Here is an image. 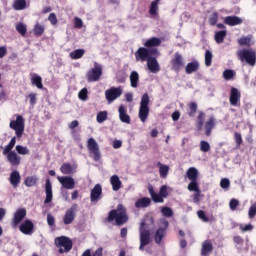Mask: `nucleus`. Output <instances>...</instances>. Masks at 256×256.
Wrapping results in <instances>:
<instances>
[{"instance_id": "nucleus-1", "label": "nucleus", "mask_w": 256, "mask_h": 256, "mask_svg": "<svg viewBox=\"0 0 256 256\" xmlns=\"http://www.w3.org/2000/svg\"><path fill=\"white\" fill-rule=\"evenodd\" d=\"M108 223L115 221L118 227L125 225L129 221V216L127 215V208L123 204H118L116 209L109 212L107 217Z\"/></svg>"}, {"instance_id": "nucleus-2", "label": "nucleus", "mask_w": 256, "mask_h": 256, "mask_svg": "<svg viewBox=\"0 0 256 256\" xmlns=\"http://www.w3.org/2000/svg\"><path fill=\"white\" fill-rule=\"evenodd\" d=\"M136 61H147L151 57H159V50L157 48L140 47L134 53Z\"/></svg>"}, {"instance_id": "nucleus-3", "label": "nucleus", "mask_w": 256, "mask_h": 256, "mask_svg": "<svg viewBox=\"0 0 256 256\" xmlns=\"http://www.w3.org/2000/svg\"><path fill=\"white\" fill-rule=\"evenodd\" d=\"M54 245L59 249L58 253H69L73 249V240L67 236H59L54 239Z\"/></svg>"}, {"instance_id": "nucleus-4", "label": "nucleus", "mask_w": 256, "mask_h": 256, "mask_svg": "<svg viewBox=\"0 0 256 256\" xmlns=\"http://www.w3.org/2000/svg\"><path fill=\"white\" fill-rule=\"evenodd\" d=\"M237 57L241 63H247L251 67H254L256 63V53L251 48L238 50Z\"/></svg>"}, {"instance_id": "nucleus-5", "label": "nucleus", "mask_w": 256, "mask_h": 256, "mask_svg": "<svg viewBox=\"0 0 256 256\" xmlns=\"http://www.w3.org/2000/svg\"><path fill=\"white\" fill-rule=\"evenodd\" d=\"M9 127L15 131L16 137L20 139V137H23V133H25V118L21 115H17L16 120L10 121Z\"/></svg>"}, {"instance_id": "nucleus-6", "label": "nucleus", "mask_w": 256, "mask_h": 256, "mask_svg": "<svg viewBox=\"0 0 256 256\" xmlns=\"http://www.w3.org/2000/svg\"><path fill=\"white\" fill-rule=\"evenodd\" d=\"M145 221L140 223L139 233H140V246L139 250L143 251L149 243H151V232L145 228Z\"/></svg>"}, {"instance_id": "nucleus-7", "label": "nucleus", "mask_w": 256, "mask_h": 256, "mask_svg": "<svg viewBox=\"0 0 256 256\" xmlns=\"http://www.w3.org/2000/svg\"><path fill=\"white\" fill-rule=\"evenodd\" d=\"M87 149L94 161H100L101 150H99V144L97 143L95 138H89L87 140Z\"/></svg>"}, {"instance_id": "nucleus-8", "label": "nucleus", "mask_w": 256, "mask_h": 256, "mask_svg": "<svg viewBox=\"0 0 256 256\" xmlns=\"http://www.w3.org/2000/svg\"><path fill=\"white\" fill-rule=\"evenodd\" d=\"M103 75V68L101 65L95 63V66L87 72L86 77L88 83H95L101 79V76Z\"/></svg>"}, {"instance_id": "nucleus-9", "label": "nucleus", "mask_w": 256, "mask_h": 256, "mask_svg": "<svg viewBox=\"0 0 256 256\" xmlns=\"http://www.w3.org/2000/svg\"><path fill=\"white\" fill-rule=\"evenodd\" d=\"M170 65L172 71H175V73H179L183 67H185V58H183V55L179 52H175L173 58L170 60Z\"/></svg>"}, {"instance_id": "nucleus-10", "label": "nucleus", "mask_w": 256, "mask_h": 256, "mask_svg": "<svg viewBox=\"0 0 256 256\" xmlns=\"http://www.w3.org/2000/svg\"><path fill=\"white\" fill-rule=\"evenodd\" d=\"M121 95H123V88L121 86L111 87L105 91V98L108 103H113V101H115V99H119Z\"/></svg>"}, {"instance_id": "nucleus-11", "label": "nucleus", "mask_w": 256, "mask_h": 256, "mask_svg": "<svg viewBox=\"0 0 256 256\" xmlns=\"http://www.w3.org/2000/svg\"><path fill=\"white\" fill-rule=\"evenodd\" d=\"M77 204H73L68 210H66L63 216V223L64 225H71L73 221H75V217L77 215Z\"/></svg>"}, {"instance_id": "nucleus-12", "label": "nucleus", "mask_w": 256, "mask_h": 256, "mask_svg": "<svg viewBox=\"0 0 256 256\" xmlns=\"http://www.w3.org/2000/svg\"><path fill=\"white\" fill-rule=\"evenodd\" d=\"M25 217H27V209L19 208L16 210L12 218V227H17V225H20Z\"/></svg>"}, {"instance_id": "nucleus-13", "label": "nucleus", "mask_w": 256, "mask_h": 256, "mask_svg": "<svg viewBox=\"0 0 256 256\" xmlns=\"http://www.w3.org/2000/svg\"><path fill=\"white\" fill-rule=\"evenodd\" d=\"M19 231H21L23 235H31L35 231V224L29 219L24 220L19 226Z\"/></svg>"}, {"instance_id": "nucleus-14", "label": "nucleus", "mask_w": 256, "mask_h": 256, "mask_svg": "<svg viewBox=\"0 0 256 256\" xmlns=\"http://www.w3.org/2000/svg\"><path fill=\"white\" fill-rule=\"evenodd\" d=\"M167 227H169V222H165V225L163 227H159L155 234H154V243L156 245H159L163 239H165V236L167 235Z\"/></svg>"}, {"instance_id": "nucleus-15", "label": "nucleus", "mask_w": 256, "mask_h": 256, "mask_svg": "<svg viewBox=\"0 0 256 256\" xmlns=\"http://www.w3.org/2000/svg\"><path fill=\"white\" fill-rule=\"evenodd\" d=\"M216 125H217V119L215 118V116H213V115L209 116V118L203 125L204 129H205L206 137H209L211 135V133L215 129Z\"/></svg>"}, {"instance_id": "nucleus-16", "label": "nucleus", "mask_w": 256, "mask_h": 256, "mask_svg": "<svg viewBox=\"0 0 256 256\" xmlns=\"http://www.w3.org/2000/svg\"><path fill=\"white\" fill-rule=\"evenodd\" d=\"M59 183H61L64 189H75V179L71 176H58Z\"/></svg>"}, {"instance_id": "nucleus-17", "label": "nucleus", "mask_w": 256, "mask_h": 256, "mask_svg": "<svg viewBox=\"0 0 256 256\" xmlns=\"http://www.w3.org/2000/svg\"><path fill=\"white\" fill-rule=\"evenodd\" d=\"M229 101L232 107H237V105H239L241 101V92H239V89L235 87L231 88Z\"/></svg>"}, {"instance_id": "nucleus-18", "label": "nucleus", "mask_w": 256, "mask_h": 256, "mask_svg": "<svg viewBox=\"0 0 256 256\" xmlns=\"http://www.w3.org/2000/svg\"><path fill=\"white\" fill-rule=\"evenodd\" d=\"M102 195H103V188L101 187V184H96L90 192V201L92 203H95L99 201V199H101Z\"/></svg>"}, {"instance_id": "nucleus-19", "label": "nucleus", "mask_w": 256, "mask_h": 256, "mask_svg": "<svg viewBox=\"0 0 256 256\" xmlns=\"http://www.w3.org/2000/svg\"><path fill=\"white\" fill-rule=\"evenodd\" d=\"M45 193L46 198L44 200V204L47 205L53 201V184L51 183V179L47 178L45 183Z\"/></svg>"}, {"instance_id": "nucleus-20", "label": "nucleus", "mask_w": 256, "mask_h": 256, "mask_svg": "<svg viewBox=\"0 0 256 256\" xmlns=\"http://www.w3.org/2000/svg\"><path fill=\"white\" fill-rule=\"evenodd\" d=\"M147 67L151 73H159L161 71V67L159 66V62L157 61V56H151L147 60Z\"/></svg>"}, {"instance_id": "nucleus-21", "label": "nucleus", "mask_w": 256, "mask_h": 256, "mask_svg": "<svg viewBox=\"0 0 256 256\" xmlns=\"http://www.w3.org/2000/svg\"><path fill=\"white\" fill-rule=\"evenodd\" d=\"M6 155H7V161L13 167H19V165H21V156L17 155V152L10 151Z\"/></svg>"}, {"instance_id": "nucleus-22", "label": "nucleus", "mask_w": 256, "mask_h": 256, "mask_svg": "<svg viewBox=\"0 0 256 256\" xmlns=\"http://www.w3.org/2000/svg\"><path fill=\"white\" fill-rule=\"evenodd\" d=\"M9 182L14 189H17L21 184V174L17 170H13L10 173Z\"/></svg>"}, {"instance_id": "nucleus-23", "label": "nucleus", "mask_w": 256, "mask_h": 256, "mask_svg": "<svg viewBox=\"0 0 256 256\" xmlns=\"http://www.w3.org/2000/svg\"><path fill=\"white\" fill-rule=\"evenodd\" d=\"M119 119L122 123H126L127 125L131 124V116L127 114V108L123 105H120L118 108Z\"/></svg>"}, {"instance_id": "nucleus-24", "label": "nucleus", "mask_w": 256, "mask_h": 256, "mask_svg": "<svg viewBox=\"0 0 256 256\" xmlns=\"http://www.w3.org/2000/svg\"><path fill=\"white\" fill-rule=\"evenodd\" d=\"M225 25H229V27H235L237 25H241L243 23V19L239 16H227L224 18Z\"/></svg>"}, {"instance_id": "nucleus-25", "label": "nucleus", "mask_w": 256, "mask_h": 256, "mask_svg": "<svg viewBox=\"0 0 256 256\" xmlns=\"http://www.w3.org/2000/svg\"><path fill=\"white\" fill-rule=\"evenodd\" d=\"M213 253V243L211 240H205L201 247V256H209Z\"/></svg>"}, {"instance_id": "nucleus-26", "label": "nucleus", "mask_w": 256, "mask_h": 256, "mask_svg": "<svg viewBox=\"0 0 256 256\" xmlns=\"http://www.w3.org/2000/svg\"><path fill=\"white\" fill-rule=\"evenodd\" d=\"M199 61L194 60L192 62H189L185 67V73L186 75H191L192 73H197L199 71Z\"/></svg>"}, {"instance_id": "nucleus-27", "label": "nucleus", "mask_w": 256, "mask_h": 256, "mask_svg": "<svg viewBox=\"0 0 256 256\" xmlns=\"http://www.w3.org/2000/svg\"><path fill=\"white\" fill-rule=\"evenodd\" d=\"M197 109H199L197 102L193 101L188 103L186 108L188 117H195V115H197Z\"/></svg>"}, {"instance_id": "nucleus-28", "label": "nucleus", "mask_w": 256, "mask_h": 256, "mask_svg": "<svg viewBox=\"0 0 256 256\" xmlns=\"http://www.w3.org/2000/svg\"><path fill=\"white\" fill-rule=\"evenodd\" d=\"M187 178L189 181H198L199 179V170L195 167H190L186 172Z\"/></svg>"}, {"instance_id": "nucleus-29", "label": "nucleus", "mask_w": 256, "mask_h": 256, "mask_svg": "<svg viewBox=\"0 0 256 256\" xmlns=\"http://www.w3.org/2000/svg\"><path fill=\"white\" fill-rule=\"evenodd\" d=\"M60 171L63 175H73L75 173V168L71 163H63L60 167Z\"/></svg>"}, {"instance_id": "nucleus-30", "label": "nucleus", "mask_w": 256, "mask_h": 256, "mask_svg": "<svg viewBox=\"0 0 256 256\" xmlns=\"http://www.w3.org/2000/svg\"><path fill=\"white\" fill-rule=\"evenodd\" d=\"M149 205H151V198L147 197L140 198L135 202V207L137 209H143L145 207H149Z\"/></svg>"}, {"instance_id": "nucleus-31", "label": "nucleus", "mask_w": 256, "mask_h": 256, "mask_svg": "<svg viewBox=\"0 0 256 256\" xmlns=\"http://www.w3.org/2000/svg\"><path fill=\"white\" fill-rule=\"evenodd\" d=\"M159 45H161V40L157 37H152L146 40V42L144 43V47H146V49H151L152 47H159Z\"/></svg>"}, {"instance_id": "nucleus-32", "label": "nucleus", "mask_w": 256, "mask_h": 256, "mask_svg": "<svg viewBox=\"0 0 256 256\" xmlns=\"http://www.w3.org/2000/svg\"><path fill=\"white\" fill-rule=\"evenodd\" d=\"M12 7L15 11L27 9V0H14Z\"/></svg>"}, {"instance_id": "nucleus-33", "label": "nucleus", "mask_w": 256, "mask_h": 256, "mask_svg": "<svg viewBox=\"0 0 256 256\" xmlns=\"http://www.w3.org/2000/svg\"><path fill=\"white\" fill-rule=\"evenodd\" d=\"M130 85L133 89L139 87V73L137 71H132L130 74Z\"/></svg>"}, {"instance_id": "nucleus-34", "label": "nucleus", "mask_w": 256, "mask_h": 256, "mask_svg": "<svg viewBox=\"0 0 256 256\" xmlns=\"http://www.w3.org/2000/svg\"><path fill=\"white\" fill-rule=\"evenodd\" d=\"M110 183L112 185V189L113 191H119V189H121V180L119 179V176L117 175H113L110 178Z\"/></svg>"}, {"instance_id": "nucleus-35", "label": "nucleus", "mask_w": 256, "mask_h": 256, "mask_svg": "<svg viewBox=\"0 0 256 256\" xmlns=\"http://www.w3.org/2000/svg\"><path fill=\"white\" fill-rule=\"evenodd\" d=\"M31 83L32 85H35L37 89H43V78L38 74H32Z\"/></svg>"}, {"instance_id": "nucleus-36", "label": "nucleus", "mask_w": 256, "mask_h": 256, "mask_svg": "<svg viewBox=\"0 0 256 256\" xmlns=\"http://www.w3.org/2000/svg\"><path fill=\"white\" fill-rule=\"evenodd\" d=\"M147 117H149V107L140 106L139 108V119L142 123L147 121Z\"/></svg>"}, {"instance_id": "nucleus-37", "label": "nucleus", "mask_w": 256, "mask_h": 256, "mask_svg": "<svg viewBox=\"0 0 256 256\" xmlns=\"http://www.w3.org/2000/svg\"><path fill=\"white\" fill-rule=\"evenodd\" d=\"M203 125H205V112L199 111L197 115V124H196L198 131H201L203 129Z\"/></svg>"}, {"instance_id": "nucleus-38", "label": "nucleus", "mask_w": 256, "mask_h": 256, "mask_svg": "<svg viewBox=\"0 0 256 256\" xmlns=\"http://www.w3.org/2000/svg\"><path fill=\"white\" fill-rule=\"evenodd\" d=\"M157 165L159 167L161 179H167V175H169V166L163 165L161 162H158Z\"/></svg>"}, {"instance_id": "nucleus-39", "label": "nucleus", "mask_w": 256, "mask_h": 256, "mask_svg": "<svg viewBox=\"0 0 256 256\" xmlns=\"http://www.w3.org/2000/svg\"><path fill=\"white\" fill-rule=\"evenodd\" d=\"M39 181V178L34 175V176H28L26 177V179L24 180V185L26 187H35V185H37V182Z\"/></svg>"}, {"instance_id": "nucleus-40", "label": "nucleus", "mask_w": 256, "mask_h": 256, "mask_svg": "<svg viewBox=\"0 0 256 256\" xmlns=\"http://www.w3.org/2000/svg\"><path fill=\"white\" fill-rule=\"evenodd\" d=\"M225 37H227V30L218 31L214 35V39L218 44L223 43V41H225Z\"/></svg>"}, {"instance_id": "nucleus-41", "label": "nucleus", "mask_w": 256, "mask_h": 256, "mask_svg": "<svg viewBox=\"0 0 256 256\" xmlns=\"http://www.w3.org/2000/svg\"><path fill=\"white\" fill-rule=\"evenodd\" d=\"M85 55V49H76L70 53V58L77 60Z\"/></svg>"}, {"instance_id": "nucleus-42", "label": "nucleus", "mask_w": 256, "mask_h": 256, "mask_svg": "<svg viewBox=\"0 0 256 256\" xmlns=\"http://www.w3.org/2000/svg\"><path fill=\"white\" fill-rule=\"evenodd\" d=\"M159 3H161V0H154L151 2L149 9L150 15H157V11H159Z\"/></svg>"}, {"instance_id": "nucleus-43", "label": "nucleus", "mask_w": 256, "mask_h": 256, "mask_svg": "<svg viewBox=\"0 0 256 256\" xmlns=\"http://www.w3.org/2000/svg\"><path fill=\"white\" fill-rule=\"evenodd\" d=\"M238 45H240V47H251V37L243 36L239 38Z\"/></svg>"}, {"instance_id": "nucleus-44", "label": "nucleus", "mask_w": 256, "mask_h": 256, "mask_svg": "<svg viewBox=\"0 0 256 256\" xmlns=\"http://www.w3.org/2000/svg\"><path fill=\"white\" fill-rule=\"evenodd\" d=\"M17 143V138L13 137L9 144L6 145L3 149V155H7V153H9L10 151H13V147H15V144Z\"/></svg>"}, {"instance_id": "nucleus-45", "label": "nucleus", "mask_w": 256, "mask_h": 256, "mask_svg": "<svg viewBox=\"0 0 256 256\" xmlns=\"http://www.w3.org/2000/svg\"><path fill=\"white\" fill-rule=\"evenodd\" d=\"M33 33H34L35 37H41V35H43V33H45V26H43L39 23L35 24Z\"/></svg>"}, {"instance_id": "nucleus-46", "label": "nucleus", "mask_w": 256, "mask_h": 256, "mask_svg": "<svg viewBox=\"0 0 256 256\" xmlns=\"http://www.w3.org/2000/svg\"><path fill=\"white\" fill-rule=\"evenodd\" d=\"M82 256H103V248L99 247L95 250V252L91 255V249H87L82 253Z\"/></svg>"}, {"instance_id": "nucleus-47", "label": "nucleus", "mask_w": 256, "mask_h": 256, "mask_svg": "<svg viewBox=\"0 0 256 256\" xmlns=\"http://www.w3.org/2000/svg\"><path fill=\"white\" fill-rule=\"evenodd\" d=\"M108 113L107 111H100L97 113L96 121L97 123H105L107 121Z\"/></svg>"}, {"instance_id": "nucleus-48", "label": "nucleus", "mask_w": 256, "mask_h": 256, "mask_svg": "<svg viewBox=\"0 0 256 256\" xmlns=\"http://www.w3.org/2000/svg\"><path fill=\"white\" fill-rule=\"evenodd\" d=\"M211 63H213V53L211 50L205 51V65L206 67H211Z\"/></svg>"}, {"instance_id": "nucleus-49", "label": "nucleus", "mask_w": 256, "mask_h": 256, "mask_svg": "<svg viewBox=\"0 0 256 256\" xmlns=\"http://www.w3.org/2000/svg\"><path fill=\"white\" fill-rule=\"evenodd\" d=\"M200 151L202 153H209L211 151V144L205 140L200 141Z\"/></svg>"}, {"instance_id": "nucleus-50", "label": "nucleus", "mask_w": 256, "mask_h": 256, "mask_svg": "<svg viewBox=\"0 0 256 256\" xmlns=\"http://www.w3.org/2000/svg\"><path fill=\"white\" fill-rule=\"evenodd\" d=\"M191 182L188 184V191H195V193H199V182L197 180H190Z\"/></svg>"}, {"instance_id": "nucleus-51", "label": "nucleus", "mask_w": 256, "mask_h": 256, "mask_svg": "<svg viewBox=\"0 0 256 256\" xmlns=\"http://www.w3.org/2000/svg\"><path fill=\"white\" fill-rule=\"evenodd\" d=\"M16 31L22 35V37H25L27 35V25L23 23H18L16 25Z\"/></svg>"}, {"instance_id": "nucleus-52", "label": "nucleus", "mask_w": 256, "mask_h": 256, "mask_svg": "<svg viewBox=\"0 0 256 256\" xmlns=\"http://www.w3.org/2000/svg\"><path fill=\"white\" fill-rule=\"evenodd\" d=\"M78 98L80 101H87L89 99V91L87 88H82L78 93Z\"/></svg>"}, {"instance_id": "nucleus-53", "label": "nucleus", "mask_w": 256, "mask_h": 256, "mask_svg": "<svg viewBox=\"0 0 256 256\" xmlns=\"http://www.w3.org/2000/svg\"><path fill=\"white\" fill-rule=\"evenodd\" d=\"M16 151H17L18 155H29V153H30L29 148H27V146H23V145H17Z\"/></svg>"}, {"instance_id": "nucleus-54", "label": "nucleus", "mask_w": 256, "mask_h": 256, "mask_svg": "<svg viewBox=\"0 0 256 256\" xmlns=\"http://www.w3.org/2000/svg\"><path fill=\"white\" fill-rule=\"evenodd\" d=\"M234 141L236 143L237 149H239V147H241V145L243 144V137L241 136V133L234 132Z\"/></svg>"}, {"instance_id": "nucleus-55", "label": "nucleus", "mask_w": 256, "mask_h": 256, "mask_svg": "<svg viewBox=\"0 0 256 256\" xmlns=\"http://www.w3.org/2000/svg\"><path fill=\"white\" fill-rule=\"evenodd\" d=\"M223 77H224V79H226V81H231V79H233L235 77V71L226 69L223 72Z\"/></svg>"}, {"instance_id": "nucleus-56", "label": "nucleus", "mask_w": 256, "mask_h": 256, "mask_svg": "<svg viewBox=\"0 0 256 256\" xmlns=\"http://www.w3.org/2000/svg\"><path fill=\"white\" fill-rule=\"evenodd\" d=\"M149 94L144 93L141 97L140 107H149Z\"/></svg>"}, {"instance_id": "nucleus-57", "label": "nucleus", "mask_w": 256, "mask_h": 256, "mask_svg": "<svg viewBox=\"0 0 256 256\" xmlns=\"http://www.w3.org/2000/svg\"><path fill=\"white\" fill-rule=\"evenodd\" d=\"M217 21H219V13L213 12L212 15L209 17V24L214 27V25H217Z\"/></svg>"}, {"instance_id": "nucleus-58", "label": "nucleus", "mask_w": 256, "mask_h": 256, "mask_svg": "<svg viewBox=\"0 0 256 256\" xmlns=\"http://www.w3.org/2000/svg\"><path fill=\"white\" fill-rule=\"evenodd\" d=\"M161 213L164 217H173V209L167 206L161 208Z\"/></svg>"}, {"instance_id": "nucleus-59", "label": "nucleus", "mask_w": 256, "mask_h": 256, "mask_svg": "<svg viewBox=\"0 0 256 256\" xmlns=\"http://www.w3.org/2000/svg\"><path fill=\"white\" fill-rule=\"evenodd\" d=\"M239 229L242 233H247V231H253L252 224H239Z\"/></svg>"}, {"instance_id": "nucleus-60", "label": "nucleus", "mask_w": 256, "mask_h": 256, "mask_svg": "<svg viewBox=\"0 0 256 256\" xmlns=\"http://www.w3.org/2000/svg\"><path fill=\"white\" fill-rule=\"evenodd\" d=\"M220 187L222 189H229L231 187V181H229V178H223L220 181Z\"/></svg>"}, {"instance_id": "nucleus-61", "label": "nucleus", "mask_w": 256, "mask_h": 256, "mask_svg": "<svg viewBox=\"0 0 256 256\" xmlns=\"http://www.w3.org/2000/svg\"><path fill=\"white\" fill-rule=\"evenodd\" d=\"M239 207V200L232 198L229 202V208L231 211H235Z\"/></svg>"}, {"instance_id": "nucleus-62", "label": "nucleus", "mask_w": 256, "mask_h": 256, "mask_svg": "<svg viewBox=\"0 0 256 256\" xmlns=\"http://www.w3.org/2000/svg\"><path fill=\"white\" fill-rule=\"evenodd\" d=\"M197 215H198L199 219L204 221V223H209V217H207V215L205 214V211L199 210L197 212Z\"/></svg>"}, {"instance_id": "nucleus-63", "label": "nucleus", "mask_w": 256, "mask_h": 256, "mask_svg": "<svg viewBox=\"0 0 256 256\" xmlns=\"http://www.w3.org/2000/svg\"><path fill=\"white\" fill-rule=\"evenodd\" d=\"M159 195H160L163 199H166V197H168L169 192L167 191V185H163V186L160 188Z\"/></svg>"}, {"instance_id": "nucleus-64", "label": "nucleus", "mask_w": 256, "mask_h": 256, "mask_svg": "<svg viewBox=\"0 0 256 256\" xmlns=\"http://www.w3.org/2000/svg\"><path fill=\"white\" fill-rule=\"evenodd\" d=\"M248 215H249V218L250 219H253L256 215V203H254L250 209H249V212H248Z\"/></svg>"}]
</instances>
